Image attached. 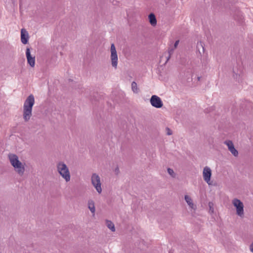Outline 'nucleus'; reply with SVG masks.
I'll list each match as a JSON object with an SVG mask.
<instances>
[{"label":"nucleus","instance_id":"nucleus-1","mask_svg":"<svg viewBox=\"0 0 253 253\" xmlns=\"http://www.w3.org/2000/svg\"><path fill=\"white\" fill-rule=\"evenodd\" d=\"M35 103V98L33 94H30L27 98L23 105V119L28 122L32 116V108Z\"/></svg>","mask_w":253,"mask_h":253},{"label":"nucleus","instance_id":"nucleus-16","mask_svg":"<svg viewBox=\"0 0 253 253\" xmlns=\"http://www.w3.org/2000/svg\"><path fill=\"white\" fill-rule=\"evenodd\" d=\"M106 225L107 227L111 230V231H115V225L112 221L107 220L106 221Z\"/></svg>","mask_w":253,"mask_h":253},{"label":"nucleus","instance_id":"nucleus-14","mask_svg":"<svg viewBox=\"0 0 253 253\" xmlns=\"http://www.w3.org/2000/svg\"><path fill=\"white\" fill-rule=\"evenodd\" d=\"M88 208L90 211L91 212L94 214L95 212V208L94 202L92 200H89L87 202Z\"/></svg>","mask_w":253,"mask_h":253},{"label":"nucleus","instance_id":"nucleus-19","mask_svg":"<svg viewBox=\"0 0 253 253\" xmlns=\"http://www.w3.org/2000/svg\"><path fill=\"white\" fill-rule=\"evenodd\" d=\"M168 172L169 174L172 177H175V173L174 172L173 170L170 168H168Z\"/></svg>","mask_w":253,"mask_h":253},{"label":"nucleus","instance_id":"nucleus-10","mask_svg":"<svg viewBox=\"0 0 253 253\" xmlns=\"http://www.w3.org/2000/svg\"><path fill=\"white\" fill-rule=\"evenodd\" d=\"M204 52L205 48L204 43L201 41L198 42L196 46V54L198 57L201 58Z\"/></svg>","mask_w":253,"mask_h":253},{"label":"nucleus","instance_id":"nucleus-22","mask_svg":"<svg viewBox=\"0 0 253 253\" xmlns=\"http://www.w3.org/2000/svg\"><path fill=\"white\" fill-rule=\"evenodd\" d=\"M179 40H177L175 41L174 44V45L173 46L174 47V48H176L178 44H179Z\"/></svg>","mask_w":253,"mask_h":253},{"label":"nucleus","instance_id":"nucleus-6","mask_svg":"<svg viewBox=\"0 0 253 253\" xmlns=\"http://www.w3.org/2000/svg\"><path fill=\"white\" fill-rule=\"evenodd\" d=\"M110 50L111 64L113 67L116 69L118 65V58L116 47L114 43L111 44Z\"/></svg>","mask_w":253,"mask_h":253},{"label":"nucleus","instance_id":"nucleus-24","mask_svg":"<svg viewBox=\"0 0 253 253\" xmlns=\"http://www.w3.org/2000/svg\"><path fill=\"white\" fill-rule=\"evenodd\" d=\"M250 249L251 251L253 253V243L250 245Z\"/></svg>","mask_w":253,"mask_h":253},{"label":"nucleus","instance_id":"nucleus-5","mask_svg":"<svg viewBox=\"0 0 253 253\" xmlns=\"http://www.w3.org/2000/svg\"><path fill=\"white\" fill-rule=\"evenodd\" d=\"M232 204L236 208V214L241 217L244 216V205L240 200L238 199H234L232 200Z\"/></svg>","mask_w":253,"mask_h":253},{"label":"nucleus","instance_id":"nucleus-18","mask_svg":"<svg viewBox=\"0 0 253 253\" xmlns=\"http://www.w3.org/2000/svg\"><path fill=\"white\" fill-rule=\"evenodd\" d=\"M131 89L134 93H137V92H138L137 85V84L135 82H133L131 83Z\"/></svg>","mask_w":253,"mask_h":253},{"label":"nucleus","instance_id":"nucleus-9","mask_svg":"<svg viewBox=\"0 0 253 253\" xmlns=\"http://www.w3.org/2000/svg\"><path fill=\"white\" fill-rule=\"evenodd\" d=\"M224 144H226L228 148L229 151L231 154L235 157H237L238 155V151L235 148L234 144L232 141L226 140L224 142Z\"/></svg>","mask_w":253,"mask_h":253},{"label":"nucleus","instance_id":"nucleus-21","mask_svg":"<svg viewBox=\"0 0 253 253\" xmlns=\"http://www.w3.org/2000/svg\"><path fill=\"white\" fill-rule=\"evenodd\" d=\"M114 172H115V174H116V175H118V174L119 173V172H120V170H119V167H117L115 169H114Z\"/></svg>","mask_w":253,"mask_h":253},{"label":"nucleus","instance_id":"nucleus-17","mask_svg":"<svg viewBox=\"0 0 253 253\" xmlns=\"http://www.w3.org/2000/svg\"><path fill=\"white\" fill-rule=\"evenodd\" d=\"M175 49V48H174L173 46L169 48V51H168L169 55L167 57V60L166 61V62H168V61L169 59V58H170L171 55L173 54V51Z\"/></svg>","mask_w":253,"mask_h":253},{"label":"nucleus","instance_id":"nucleus-11","mask_svg":"<svg viewBox=\"0 0 253 253\" xmlns=\"http://www.w3.org/2000/svg\"><path fill=\"white\" fill-rule=\"evenodd\" d=\"M26 56L27 59L28 63L32 67H34L35 65V57L32 56L30 53V50L29 48L26 49Z\"/></svg>","mask_w":253,"mask_h":253},{"label":"nucleus","instance_id":"nucleus-13","mask_svg":"<svg viewBox=\"0 0 253 253\" xmlns=\"http://www.w3.org/2000/svg\"><path fill=\"white\" fill-rule=\"evenodd\" d=\"M184 199L190 208L194 210L196 209V206L194 204L192 199L189 196L185 195Z\"/></svg>","mask_w":253,"mask_h":253},{"label":"nucleus","instance_id":"nucleus-4","mask_svg":"<svg viewBox=\"0 0 253 253\" xmlns=\"http://www.w3.org/2000/svg\"><path fill=\"white\" fill-rule=\"evenodd\" d=\"M91 182L96 191L100 194L102 192L100 177L96 173H93L91 176Z\"/></svg>","mask_w":253,"mask_h":253},{"label":"nucleus","instance_id":"nucleus-3","mask_svg":"<svg viewBox=\"0 0 253 253\" xmlns=\"http://www.w3.org/2000/svg\"><path fill=\"white\" fill-rule=\"evenodd\" d=\"M57 171L60 175L68 182L71 180V174L69 168L63 162H59L56 164Z\"/></svg>","mask_w":253,"mask_h":253},{"label":"nucleus","instance_id":"nucleus-12","mask_svg":"<svg viewBox=\"0 0 253 253\" xmlns=\"http://www.w3.org/2000/svg\"><path fill=\"white\" fill-rule=\"evenodd\" d=\"M29 38V34L26 30L25 29H22L21 30V42L24 44H27L28 42Z\"/></svg>","mask_w":253,"mask_h":253},{"label":"nucleus","instance_id":"nucleus-2","mask_svg":"<svg viewBox=\"0 0 253 253\" xmlns=\"http://www.w3.org/2000/svg\"><path fill=\"white\" fill-rule=\"evenodd\" d=\"M8 158L11 165L14 167L16 171L20 176L23 175L25 171V167L22 163L19 161L17 156L10 154L8 155Z\"/></svg>","mask_w":253,"mask_h":253},{"label":"nucleus","instance_id":"nucleus-23","mask_svg":"<svg viewBox=\"0 0 253 253\" xmlns=\"http://www.w3.org/2000/svg\"><path fill=\"white\" fill-rule=\"evenodd\" d=\"M209 207H210V210L213 212V209L212 208L211 206L212 205V204L211 202L209 204Z\"/></svg>","mask_w":253,"mask_h":253},{"label":"nucleus","instance_id":"nucleus-20","mask_svg":"<svg viewBox=\"0 0 253 253\" xmlns=\"http://www.w3.org/2000/svg\"><path fill=\"white\" fill-rule=\"evenodd\" d=\"M166 133L168 135H170L172 134V130L169 127L166 128Z\"/></svg>","mask_w":253,"mask_h":253},{"label":"nucleus","instance_id":"nucleus-8","mask_svg":"<svg viewBox=\"0 0 253 253\" xmlns=\"http://www.w3.org/2000/svg\"><path fill=\"white\" fill-rule=\"evenodd\" d=\"M203 175L204 180L209 184L210 185L211 178V170L208 167H205L203 169Z\"/></svg>","mask_w":253,"mask_h":253},{"label":"nucleus","instance_id":"nucleus-15","mask_svg":"<svg viewBox=\"0 0 253 253\" xmlns=\"http://www.w3.org/2000/svg\"><path fill=\"white\" fill-rule=\"evenodd\" d=\"M149 19L150 24L152 26H155L157 24V20L155 15L153 13H150L149 15Z\"/></svg>","mask_w":253,"mask_h":253},{"label":"nucleus","instance_id":"nucleus-7","mask_svg":"<svg viewBox=\"0 0 253 253\" xmlns=\"http://www.w3.org/2000/svg\"><path fill=\"white\" fill-rule=\"evenodd\" d=\"M150 102L152 106L157 108H160L163 106L161 99L156 95L151 96Z\"/></svg>","mask_w":253,"mask_h":253}]
</instances>
